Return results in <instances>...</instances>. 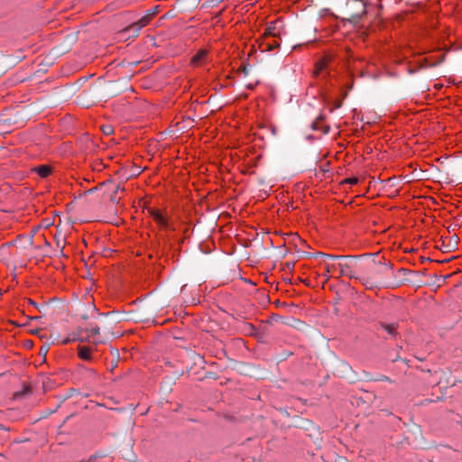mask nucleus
Returning a JSON list of instances; mask_svg holds the SVG:
<instances>
[{
    "label": "nucleus",
    "mask_w": 462,
    "mask_h": 462,
    "mask_svg": "<svg viewBox=\"0 0 462 462\" xmlns=\"http://www.w3.org/2000/svg\"><path fill=\"white\" fill-rule=\"evenodd\" d=\"M100 328L97 325L89 324V326L86 328H78L75 331L69 333L66 337H64L60 343L62 345H67L71 342H88L93 344L101 343L99 339Z\"/></svg>",
    "instance_id": "obj_1"
},
{
    "label": "nucleus",
    "mask_w": 462,
    "mask_h": 462,
    "mask_svg": "<svg viewBox=\"0 0 462 462\" xmlns=\"http://www.w3.org/2000/svg\"><path fill=\"white\" fill-rule=\"evenodd\" d=\"M332 59L330 54H325L321 57L315 64L314 74L316 76L320 75L328 67Z\"/></svg>",
    "instance_id": "obj_5"
},
{
    "label": "nucleus",
    "mask_w": 462,
    "mask_h": 462,
    "mask_svg": "<svg viewBox=\"0 0 462 462\" xmlns=\"http://www.w3.org/2000/svg\"><path fill=\"white\" fill-rule=\"evenodd\" d=\"M329 165H330L329 162H326L322 163L319 166L320 171H322L323 173L328 172L329 171Z\"/></svg>",
    "instance_id": "obj_13"
},
{
    "label": "nucleus",
    "mask_w": 462,
    "mask_h": 462,
    "mask_svg": "<svg viewBox=\"0 0 462 462\" xmlns=\"http://www.w3.org/2000/svg\"><path fill=\"white\" fill-rule=\"evenodd\" d=\"M153 14H154V13L152 12V13H150V14L143 16L136 23H133L130 26V28L136 29L137 31L141 30L143 27H145L150 23Z\"/></svg>",
    "instance_id": "obj_7"
},
{
    "label": "nucleus",
    "mask_w": 462,
    "mask_h": 462,
    "mask_svg": "<svg viewBox=\"0 0 462 462\" xmlns=\"http://www.w3.org/2000/svg\"><path fill=\"white\" fill-rule=\"evenodd\" d=\"M104 132H105L106 134H109V133H110V130L108 131V129H106V130L104 129Z\"/></svg>",
    "instance_id": "obj_17"
},
{
    "label": "nucleus",
    "mask_w": 462,
    "mask_h": 462,
    "mask_svg": "<svg viewBox=\"0 0 462 462\" xmlns=\"http://www.w3.org/2000/svg\"><path fill=\"white\" fill-rule=\"evenodd\" d=\"M78 355L82 360H91L92 359V349L86 346H79L78 347Z\"/></svg>",
    "instance_id": "obj_8"
},
{
    "label": "nucleus",
    "mask_w": 462,
    "mask_h": 462,
    "mask_svg": "<svg viewBox=\"0 0 462 462\" xmlns=\"http://www.w3.org/2000/svg\"><path fill=\"white\" fill-rule=\"evenodd\" d=\"M321 121L322 119L321 118H319L317 119L314 123H313V129L315 130H321L324 134H327L328 133L329 131V126H321L320 124H321Z\"/></svg>",
    "instance_id": "obj_11"
},
{
    "label": "nucleus",
    "mask_w": 462,
    "mask_h": 462,
    "mask_svg": "<svg viewBox=\"0 0 462 462\" xmlns=\"http://www.w3.org/2000/svg\"><path fill=\"white\" fill-rule=\"evenodd\" d=\"M208 61V51L207 49H200L191 58L190 64L193 67H199Z\"/></svg>",
    "instance_id": "obj_4"
},
{
    "label": "nucleus",
    "mask_w": 462,
    "mask_h": 462,
    "mask_svg": "<svg viewBox=\"0 0 462 462\" xmlns=\"http://www.w3.org/2000/svg\"><path fill=\"white\" fill-rule=\"evenodd\" d=\"M104 132H105L106 134H109V133H110V130L108 131V129H106V130L104 129Z\"/></svg>",
    "instance_id": "obj_16"
},
{
    "label": "nucleus",
    "mask_w": 462,
    "mask_h": 462,
    "mask_svg": "<svg viewBox=\"0 0 462 462\" xmlns=\"http://www.w3.org/2000/svg\"><path fill=\"white\" fill-rule=\"evenodd\" d=\"M340 106H341V103H340V102H337V103H336V105H335V106H334V107H335V108H338V107H340Z\"/></svg>",
    "instance_id": "obj_15"
},
{
    "label": "nucleus",
    "mask_w": 462,
    "mask_h": 462,
    "mask_svg": "<svg viewBox=\"0 0 462 462\" xmlns=\"http://www.w3.org/2000/svg\"><path fill=\"white\" fill-rule=\"evenodd\" d=\"M357 182H358V179L356 177H352V178H346V179L343 180L340 182V184L341 185H345V184L356 185Z\"/></svg>",
    "instance_id": "obj_12"
},
{
    "label": "nucleus",
    "mask_w": 462,
    "mask_h": 462,
    "mask_svg": "<svg viewBox=\"0 0 462 462\" xmlns=\"http://www.w3.org/2000/svg\"><path fill=\"white\" fill-rule=\"evenodd\" d=\"M280 42L275 37H271L269 39H263L260 44V48L263 51H271L279 48Z\"/></svg>",
    "instance_id": "obj_6"
},
{
    "label": "nucleus",
    "mask_w": 462,
    "mask_h": 462,
    "mask_svg": "<svg viewBox=\"0 0 462 462\" xmlns=\"http://www.w3.org/2000/svg\"><path fill=\"white\" fill-rule=\"evenodd\" d=\"M319 264L324 270L327 280L332 276H342L348 267L345 262H338L336 256L329 254H321Z\"/></svg>",
    "instance_id": "obj_2"
},
{
    "label": "nucleus",
    "mask_w": 462,
    "mask_h": 462,
    "mask_svg": "<svg viewBox=\"0 0 462 462\" xmlns=\"http://www.w3.org/2000/svg\"><path fill=\"white\" fill-rule=\"evenodd\" d=\"M34 171L40 177L46 178L51 174V168L48 165H40Z\"/></svg>",
    "instance_id": "obj_9"
},
{
    "label": "nucleus",
    "mask_w": 462,
    "mask_h": 462,
    "mask_svg": "<svg viewBox=\"0 0 462 462\" xmlns=\"http://www.w3.org/2000/svg\"><path fill=\"white\" fill-rule=\"evenodd\" d=\"M148 213L161 231H175V227L166 213L153 208H149Z\"/></svg>",
    "instance_id": "obj_3"
},
{
    "label": "nucleus",
    "mask_w": 462,
    "mask_h": 462,
    "mask_svg": "<svg viewBox=\"0 0 462 462\" xmlns=\"http://www.w3.org/2000/svg\"><path fill=\"white\" fill-rule=\"evenodd\" d=\"M385 328H386V329H387V331H388L389 333H391V334H392V333L393 332V330H394L393 326H388V325H387V326H385Z\"/></svg>",
    "instance_id": "obj_14"
},
{
    "label": "nucleus",
    "mask_w": 462,
    "mask_h": 462,
    "mask_svg": "<svg viewBox=\"0 0 462 462\" xmlns=\"http://www.w3.org/2000/svg\"><path fill=\"white\" fill-rule=\"evenodd\" d=\"M275 23H276V22L273 23V24L269 25L265 29V32L263 33V39H269L271 37H276L277 33L275 32V26H274Z\"/></svg>",
    "instance_id": "obj_10"
}]
</instances>
